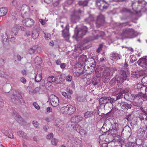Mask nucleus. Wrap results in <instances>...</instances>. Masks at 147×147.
<instances>
[{
    "label": "nucleus",
    "instance_id": "obj_20",
    "mask_svg": "<svg viewBox=\"0 0 147 147\" xmlns=\"http://www.w3.org/2000/svg\"><path fill=\"white\" fill-rule=\"evenodd\" d=\"M118 128L117 124L114 123L113 124V126H112V128L109 132V134L111 135L116 134Z\"/></svg>",
    "mask_w": 147,
    "mask_h": 147
},
{
    "label": "nucleus",
    "instance_id": "obj_23",
    "mask_svg": "<svg viewBox=\"0 0 147 147\" xmlns=\"http://www.w3.org/2000/svg\"><path fill=\"white\" fill-rule=\"evenodd\" d=\"M131 129L130 127L128 126H126L123 128L122 132H125L128 134V135L131 136Z\"/></svg>",
    "mask_w": 147,
    "mask_h": 147
},
{
    "label": "nucleus",
    "instance_id": "obj_33",
    "mask_svg": "<svg viewBox=\"0 0 147 147\" xmlns=\"http://www.w3.org/2000/svg\"><path fill=\"white\" fill-rule=\"evenodd\" d=\"M34 61L36 65H40L42 62L41 58L38 56L36 57L34 59Z\"/></svg>",
    "mask_w": 147,
    "mask_h": 147
},
{
    "label": "nucleus",
    "instance_id": "obj_50",
    "mask_svg": "<svg viewBox=\"0 0 147 147\" xmlns=\"http://www.w3.org/2000/svg\"><path fill=\"white\" fill-rule=\"evenodd\" d=\"M117 80L116 79V77H115V78H113L110 81V83L111 84H115L116 82V81Z\"/></svg>",
    "mask_w": 147,
    "mask_h": 147
},
{
    "label": "nucleus",
    "instance_id": "obj_61",
    "mask_svg": "<svg viewBox=\"0 0 147 147\" xmlns=\"http://www.w3.org/2000/svg\"><path fill=\"white\" fill-rule=\"evenodd\" d=\"M4 63V60L3 59H0V66L2 65Z\"/></svg>",
    "mask_w": 147,
    "mask_h": 147
},
{
    "label": "nucleus",
    "instance_id": "obj_47",
    "mask_svg": "<svg viewBox=\"0 0 147 147\" xmlns=\"http://www.w3.org/2000/svg\"><path fill=\"white\" fill-rule=\"evenodd\" d=\"M62 94L65 97L67 98H69L70 97V96L69 95H68L67 93L65 92H62Z\"/></svg>",
    "mask_w": 147,
    "mask_h": 147
},
{
    "label": "nucleus",
    "instance_id": "obj_22",
    "mask_svg": "<svg viewBox=\"0 0 147 147\" xmlns=\"http://www.w3.org/2000/svg\"><path fill=\"white\" fill-rule=\"evenodd\" d=\"M75 125V123L73 121H71V120L67 123V130H74Z\"/></svg>",
    "mask_w": 147,
    "mask_h": 147
},
{
    "label": "nucleus",
    "instance_id": "obj_53",
    "mask_svg": "<svg viewBox=\"0 0 147 147\" xmlns=\"http://www.w3.org/2000/svg\"><path fill=\"white\" fill-rule=\"evenodd\" d=\"M44 34H45L44 36L45 39H48L49 38L50 36V35L49 34H45V33Z\"/></svg>",
    "mask_w": 147,
    "mask_h": 147
},
{
    "label": "nucleus",
    "instance_id": "obj_31",
    "mask_svg": "<svg viewBox=\"0 0 147 147\" xmlns=\"http://www.w3.org/2000/svg\"><path fill=\"white\" fill-rule=\"evenodd\" d=\"M18 135L22 138L27 139L28 138V137L27 136L26 134L23 131H18Z\"/></svg>",
    "mask_w": 147,
    "mask_h": 147
},
{
    "label": "nucleus",
    "instance_id": "obj_9",
    "mask_svg": "<svg viewBox=\"0 0 147 147\" xmlns=\"http://www.w3.org/2000/svg\"><path fill=\"white\" fill-rule=\"evenodd\" d=\"M50 99L52 105L53 107H57L59 104V98L56 96L52 94L51 95Z\"/></svg>",
    "mask_w": 147,
    "mask_h": 147
},
{
    "label": "nucleus",
    "instance_id": "obj_63",
    "mask_svg": "<svg viewBox=\"0 0 147 147\" xmlns=\"http://www.w3.org/2000/svg\"><path fill=\"white\" fill-rule=\"evenodd\" d=\"M65 67V64L64 63H61L60 65V67L62 69H64Z\"/></svg>",
    "mask_w": 147,
    "mask_h": 147
},
{
    "label": "nucleus",
    "instance_id": "obj_35",
    "mask_svg": "<svg viewBox=\"0 0 147 147\" xmlns=\"http://www.w3.org/2000/svg\"><path fill=\"white\" fill-rule=\"evenodd\" d=\"M121 55L118 53H115L113 55L112 58L113 60H117L120 59Z\"/></svg>",
    "mask_w": 147,
    "mask_h": 147
},
{
    "label": "nucleus",
    "instance_id": "obj_49",
    "mask_svg": "<svg viewBox=\"0 0 147 147\" xmlns=\"http://www.w3.org/2000/svg\"><path fill=\"white\" fill-rule=\"evenodd\" d=\"M74 75L75 77H79L81 75V73L80 72H78L76 71L74 73Z\"/></svg>",
    "mask_w": 147,
    "mask_h": 147
},
{
    "label": "nucleus",
    "instance_id": "obj_16",
    "mask_svg": "<svg viewBox=\"0 0 147 147\" xmlns=\"http://www.w3.org/2000/svg\"><path fill=\"white\" fill-rule=\"evenodd\" d=\"M138 3L140 4H142L143 5L140 12H144L147 10V3L144 0H139Z\"/></svg>",
    "mask_w": 147,
    "mask_h": 147
},
{
    "label": "nucleus",
    "instance_id": "obj_17",
    "mask_svg": "<svg viewBox=\"0 0 147 147\" xmlns=\"http://www.w3.org/2000/svg\"><path fill=\"white\" fill-rule=\"evenodd\" d=\"M83 119V117L80 115H74L71 117V120L74 123H77L82 121Z\"/></svg>",
    "mask_w": 147,
    "mask_h": 147
},
{
    "label": "nucleus",
    "instance_id": "obj_43",
    "mask_svg": "<svg viewBox=\"0 0 147 147\" xmlns=\"http://www.w3.org/2000/svg\"><path fill=\"white\" fill-rule=\"evenodd\" d=\"M57 142V140L55 138L53 139L51 141L52 144L54 145H56Z\"/></svg>",
    "mask_w": 147,
    "mask_h": 147
},
{
    "label": "nucleus",
    "instance_id": "obj_45",
    "mask_svg": "<svg viewBox=\"0 0 147 147\" xmlns=\"http://www.w3.org/2000/svg\"><path fill=\"white\" fill-rule=\"evenodd\" d=\"M53 134L52 133H50V134H48L47 136V138L48 139H50L51 138H53Z\"/></svg>",
    "mask_w": 147,
    "mask_h": 147
},
{
    "label": "nucleus",
    "instance_id": "obj_55",
    "mask_svg": "<svg viewBox=\"0 0 147 147\" xmlns=\"http://www.w3.org/2000/svg\"><path fill=\"white\" fill-rule=\"evenodd\" d=\"M2 38L3 40L5 41H6L8 38V37L7 35H6L5 36L4 35L2 36Z\"/></svg>",
    "mask_w": 147,
    "mask_h": 147
},
{
    "label": "nucleus",
    "instance_id": "obj_27",
    "mask_svg": "<svg viewBox=\"0 0 147 147\" xmlns=\"http://www.w3.org/2000/svg\"><path fill=\"white\" fill-rule=\"evenodd\" d=\"M65 27V28L62 31L63 36L64 38L67 37L69 35V29L66 26Z\"/></svg>",
    "mask_w": 147,
    "mask_h": 147
},
{
    "label": "nucleus",
    "instance_id": "obj_2",
    "mask_svg": "<svg viewBox=\"0 0 147 147\" xmlns=\"http://www.w3.org/2000/svg\"><path fill=\"white\" fill-rule=\"evenodd\" d=\"M137 35L136 32L132 29H127L124 30L122 33L123 37L125 38H131L136 37Z\"/></svg>",
    "mask_w": 147,
    "mask_h": 147
},
{
    "label": "nucleus",
    "instance_id": "obj_21",
    "mask_svg": "<svg viewBox=\"0 0 147 147\" xmlns=\"http://www.w3.org/2000/svg\"><path fill=\"white\" fill-rule=\"evenodd\" d=\"M107 96L101 97L99 100L100 105H103L105 107L106 105L107 104Z\"/></svg>",
    "mask_w": 147,
    "mask_h": 147
},
{
    "label": "nucleus",
    "instance_id": "obj_41",
    "mask_svg": "<svg viewBox=\"0 0 147 147\" xmlns=\"http://www.w3.org/2000/svg\"><path fill=\"white\" fill-rule=\"evenodd\" d=\"M54 78L53 76H50L47 78V83H52L54 82Z\"/></svg>",
    "mask_w": 147,
    "mask_h": 147
},
{
    "label": "nucleus",
    "instance_id": "obj_26",
    "mask_svg": "<svg viewBox=\"0 0 147 147\" xmlns=\"http://www.w3.org/2000/svg\"><path fill=\"white\" fill-rule=\"evenodd\" d=\"M7 12V9L6 7L0 8V16L5 15Z\"/></svg>",
    "mask_w": 147,
    "mask_h": 147
},
{
    "label": "nucleus",
    "instance_id": "obj_29",
    "mask_svg": "<svg viewBox=\"0 0 147 147\" xmlns=\"http://www.w3.org/2000/svg\"><path fill=\"white\" fill-rule=\"evenodd\" d=\"M108 67H106L105 70L104 71L102 75V77L104 78H106L107 77H109V74L108 71Z\"/></svg>",
    "mask_w": 147,
    "mask_h": 147
},
{
    "label": "nucleus",
    "instance_id": "obj_14",
    "mask_svg": "<svg viewBox=\"0 0 147 147\" xmlns=\"http://www.w3.org/2000/svg\"><path fill=\"white\" fill-rule=\"evenodd\" d=\"M12 115L13 116L19 123L22 124H23V123L24 122L23 119L16 112H13L12 113Z\"/></svg>",
    "mask_w": 147,
    "mask_h": 147
},
{
    "label": "nucleus",
    "instance_id": "obj_10",
    "mask_svg": "<svg viewBox=\"0 0 147 147\" xmlns=\"http://www.w3.org/2000/svg\"><path fill=\"white\" fill-rule=\"evenodd\" d=\"M82 11L79 9L78 11L75 12L74 14L71 16V21L73 23L76 22L77 20L80 18L79 16L82 13Z\"/></svg>",
    "mask_w": 147,
    "mask_h": 147
},
{
    "label": "nucleus",
    "instance_id": "obj_44",
    "mask_svg": "<svg viewBox=\"0 0 147 147\" xmlns=\"http://www.w3.org/2000/svg\"><path fill=\"white\" fill-rule=\"evenodd\" d=\"M136 60V59L135 57L132 56L130 59V62L131 63H133Z\"/></svg>",
    "mask_w": 147,
    "mask_h": 147
},
{
    "label": "nucleus",
    "instance_id": "obj_56",
    "mask_svg": "<svg viewBox=\"0 0 147 147\" xmlns=\"http://www.w3.org/2000/svg\"><path fill=\"white\" fill-rule=\"evenodd\" d=\"M40 90V88L39 87L36 88H35L34 90V93H36L37 92H38Z\"/></svg>",
    "mask_w": 147,
    "mask_h": 147
},
{
    "label": "nucleus",
    "instance_id": "obj_54",
    "mask_svg": "<svg viewBox=\"0 0 147 147\" xmlns=\"http://www.w3.org/2000/svg\"><path fill=\"white\" fill-rule=\"evenodd\" d=\"M66 90L69 94H72L73 92L72 90H70V89L68 88H67L66 89Z\"/></svg>",
    "mask_w": 147,
    "mask_h": 147
},
{
    "label": "nucleus",
    "instance_id": "obj_60",
    "mask_svg": "<svg viewBox=\"0 0 147 147\" xmlns=\"http://www.w3.org/2000/svg\"><path fill=\"white\" fill-rule=\"evenodd\" d=\"M142 119H146V120H147V117L146 114H145V113H144L143 114H142Z\"/></svg>",
    "mask_w": 147,
    "mask_h": 147
},
{
    "label": "nucleus",
    "instance_id": "obj_13",
    "mask_svg": "<svg viewBox=\"0 0 147 147\" xmlns=\"http://www.w3.org/2000/svg\"><path fill=\"white\" fill-rule=\"evenodd\" d=\"M138 64L144 69L147 68V57L140 59L137 62Z\"/></svg>",
    "mask_w": 147,
    "mask_h": 147
},
{
    "label": "nucleus",
    "instance_id": "obj_7",
    "mask_svg": "<svg viewBox=\"0 0 147 147\" xmlns=\"http://www.w3.org/2000/svg\"><path fill=\"white\" fill-rule=\"evenodd\" d=\"M97 6L100 9H106L109 6V4L104 0H98L96 1Z\"/></svg>",
    "mask_w": 147,
    "mask_h": 147
},
{
    "label": "nucleus",
    "instance_id": "obj_11",
    "mask_svg": "<svg viewBox=\"0 0 147 147\" xmlns=\"http://www.w3.org/2000/svg\"><path fill=\"white\" fill-rule=\"evenodd\" d=\"M113 124L111 123L109 120V119H107L105 121L101 130L103 131V130L107 129V131L110 132L112 128L111 126H113Z\"/></svg>",
    "mask_w": 147,
    "mask_h": 147
},
{
    "label": "nucleus",
    "instance_id": "obj_46",
    "mask_svg": "<svg viewBox=\"0 0 147 147\" xmlns=\"http://www.w3.org/2000/svg\"><path fill=\"white\" fill-rule=\"evenodd\" d=\"M33 105L36 109L38 110L40 109V107L38 104L36 102L33 103Z\"/></svg>",
    "mask_w": 147,
    "mask_h": 147
},
{
    "label": "nucleus",
    "instance_id": "obj_19",
    "mask_svg": "<svg viewBox=\"0 0 147 147\" xmlns=\"http://www.w3.org/2000/svg\"><path fill=\"white\" fill-rule=\"evenodd\" d=\"M105 21L104 17L102 15H99L97 18L96 24L100 25H102Z\"/></svg>",
    "mask_w": 147,
    "mask_h": 147
},
{
    "label": "nucleus",
    "instance_id": "obj_40",
    "mask_svg": "<svg viewBox=\"0 0 147 147\" xmlns=\"http://www.w3.org/2000/svg\"><path fill=\"white\" fill-rule=\"evenodd\" d=\"M95 32L96 33H97V34L96 35H94V36H96L97 37L102 36L105 35L104 32H100L97 30L95 31Z\"/></svg>",
    "mask_w": 147,
    "mask_h": 147
},
{
    "label": "nucleus",
    "instance_id": "obj_58",
    "mask_svg": "<svg viewBox=\"0 0 147 147\" xmlns=\"http://www.w3.org/2000/svg\"><path fill=\"white\" fill-rule=\"evenodd\" d=\"M20 81L21 82L24 84H25L26 82V80L24 78H21L20 79Z\"/></svg>",
    "mask_w": 147,
    "mask_h": 147
},
{
    "label": "nucleus",
    "instance_id": "obj_34",
    "mask_svg": "<svg viewBox=\"0 0 147 147\" xmlns=\"http://www.w3.org/2000/svg\"><path fill=\"white\" fill-rule=\"evenodd\" d=\"M115 70V69L114 68L108 67V71L109 73V77H111L113 76Z\"/></svg>",
    "mask_w": 147,
    "mask_h": 147
},
{
    "label": "nucleus",
    "instance_id": "obj_8",
    "mask_svg": "<svg viewBox=\"0 0 147 147\" xmlns=\"http://www.w3.org/2000/svg\"><path fill=\"white\" fill-rule=\"evenodd\" d=\"M117 105L118 106L121 107V108L124 110L130 109L132 106L131 104L125 102L122 99L121 101H119L118 102Z\"/></svg>",
    "mask_w": 147,
    "mask_h": 147
},
{
    "label": "nucleus",
    "instance_id": "obj_6",
    "mask_svg": "<svg viewBox=\"0 0 147 147\" xmlns=\"http://www.w3.org/2000/svg\"><path fill=\"white\" fill-rule=\"evenodd\" d=\"M145 97V95L142 93L140 92L138 94L135 95L134 96L135 100L137 101H138V104L135 105L137 106H140L141 105V102L143 101V98Z\"/></svg>",
    "mask_w": 147,
    "mask_h": 147
},
{
    "label": "nucleus",
    "instance_id": "obj_59",
    "mask_svg": "<svg viewBox=\"0 0 147 147\" xmlns=\"http://www.w3.org/2000/svg\"><path fill=\"white\" fill-rule=\"evenodd\" d=\"M146 79H147V76H145V77H143L142 79V82H144V83H146L147 82V80H146Z\"/></svg>",
    "mask_w": 147,
    "mask_h": 147
},
{
    "label": "nucleus",
    "instance_id": "obj_48",
    "mask_svg": "<svg viewBox=\"0 0 147 147\" xmlns=\"http://www.w3.org/2000/svg\"><path fill=\"white\" fill-rule=\"evenodd\" d=\"M72 79V77L71 76H67L66 78V80L67 81L70 82Z\"/></svg>",
    "mask_w": 147,
    "mask_h": 147
},
{
    "label": "nucleus",
    "instance_id": "obj_1",
    "mask_svg": "<svg viewBox=\"0 0 147 147\" xmlns=\"http://www.w3.org/2000/svg\"><path fill=\"white\" fill-rule=\"evenodd\" d=\"M119 75H117L115 76L116 79L117 83L121 84L124 81H128L129 74H126L125 72L123 70H119Z\"/></svg>",
    "mask_w": 147,
    "mask_h": 147
},
{
    "label": "nucleus",
    "instance_id": "obj_51",
    "mask_svg": "<svg viewBox=\"0 0 147 147\" xmlns=\"http://www.w3.org/2000/svg\"><path fill=\"white\" fill-rule=\"evenodd\" d=\"M121 12L122 13H123L125 12H130V11L129 9H128L126 8H123L121 11Z\"/></svg>",
    "mask_w": 147,
    "mask_h": 147
},
{
    "label": "nucleus",
    "instance_id": "obj_25",
    "mask_svg": "<svg viewBox=\"0 0 147 147\" xmlns=\"http://www.w3.org/2000/svg\"><path fill=\"white\" fill-rule=\"evenodd\" d=\"M107 104H110L111 107L112 108L113 107V103L116 100L115 99L110 96L107 97Z\"/></svg>",
    "mask_w": 147,
    "mask_h": 147
},
{
    "label": "nucleus",
    "instance_id": "obj_62",
    "mask_svg": "<svg viewBox=\"0 0 147 147\" xmlns=\"http://www.w3.org/2000/svg\"><path fill=\"white\" fill-rule=\"evenodd\" d=\"M74 0H67V2L68 4L71 5L73 2Z\"/></svg>",
    "mask_w": 147,
    "mask_h": 147
},
{
    "label": "nucleus",
    "instance_id": "obj_12",
    "mask_svg": "<svg viewBox=\"0 0 147 147\" xmlns=\"http://www.w3.org/2000/svg\"><path fill=\"white\" fill-rule=\"evenodd\" d=\"M23 25L27 27H31L34 23V21L31 18L25 19L22 21Z\"/></svg>",
    "mask_w": 147,
    "mask_h": 147
},
{
    "label": "nucleus",
    "instance_id": "obj_42",
    "mask_svg": "<svg viewBox=\"0 0 147 147\" xmlns=\"http://www.w3.org/2000/svg\"><path fill=\"white\" fill-rule=\"evenodd\" d=\"M39 36V33L36 31H34L33 32L32 37L34 39H36Z\"/></svg>",
    "mask_w": 147,
    "mask_h": 147
},
{
    "label": "nucleus",
    "instance_id": "obj_37",
    "mask_svg": "<svg viewBox=\"0 0 147 147\" xmlns=\"http://www.w3.org/2000/svg\"><path fill=\"white\" fill-rule=\"evenodd\" d=\"M88 1L87 0L84 1H80L78 2V4L82 6H84L87 5Z\"/></svg>",
    "mask_w": 147,
    "mask_h": 147
},
{
    "label": "nucleus",
    "instance_id": "obj_18",
    "mask_svg": "<svg viewBox=\"0 0 147 147\" xmlns=\"http://www.w3.org/2000/svg\"><path fill=\"white\" fill-rule=\"evenodd\" d=\"M42 71L41 70H39L35 77V81L36 82H39L42 79Z\"/></svg>",
    "mask_w": 147,
    "mask_h": 147
},
{
    "label": "nucleus",
    "instance_id": "obj_32",
    "mask_svg": "<svg viewBox=\"0 0 147 147\" xmlns=\"http://www.w3.org/2000/svg\"><path fill=\"white\" fill-rule=\"evenodd\" d=\"M14 97L15 99L17 100L19 99V101L20 102H21V103H24V100L23 98H21V94L20 93H19L18 95V96L17 95H15Z\"/></svg>",
    "mask_w": 147,
    "mask_h": 147
},
{
    "label": "nucleus",
    "instance_id": "obj_3",
    "mask_svg": "<svg viewBox=\"0 0 147 147\" xmlns=\"http://www.w3.org/2000/svg\"><path fill=\"white\" fill-rule=\"evenodd\" d=\"M76 110L75 107L71 105L63 107L60 110L62 113L65 114H72L75 112Z\"/></svg>",
    "mask_w": 147,
    "mask_h": 147
},
{
    "label": "nucleus",
    "instance_id": "obj_4",
    "mask_svg": "<svg viewBox=\"0 0 147 147\" xmlns=\"http://www.w3.org/2000/svg\"><path fill=\"white\" fill-rule=\"evenodd\" d=\"M87 28L86 26H84L75 31V36L77 38H82L86 34Z\"/></svg>",
    "mask_w": 147,
    "mask_h": 147
},
{
    "label": "nucleus",
    "instance_id": "obj_38",
    "mask_svg": "<svg viewBox=\"0 0 147 147\" xmlns=\"http://www.w3.org/2000/svg\"><path fill=\"white\" fill-rule=\"evenodd\" d=\"M94 20V18L92 16H90L88 18L85 19V21L87 23H90L91 21H92Z\"/></svg>",
    "mask_w": 147,
    "mask_h": 147
},
{
    "label": "nucleus",
    "instance_id": "obj_28",
    "mask_svg": "<svg viewBox=\"0 0 147 147\" xmlns=\"http://www.w3.org/2000/svg\"><path fill=\"white\" fill-rule=\"evenodd\" d=\"M0 77L2 78H5L7 80H9L11 79V77L7 74H5L3 71H0Z\"/></svg>",
    "mask_w": 147,
    "mask_h": 147
},
{
    "label": "nucleus",
    "instance_id": "obj_15",
    "mask_svg": "<svg viewBox=\"0 0 147 147\" xmlns=\"http://www.w3.org/2000/svg\"><path fill=\"white\" fill-rule=\"evenodd\" d=\"M38 49L39 50V51L38 50H37L38 52H40L41 51V48L37 45H35L33 46L32 48L29 49L28 53L29 54L32 55L35 52V50Z\"/></svg>",
    "mask_w": 147,
    "mask_h": 147
},
{
    "label": "nucleus",
    "instance_id": "obj_24",
    "mask_svg": "<svg viewBox=\"0 0 147 147\" xmlns=\"http://www.w3.org/2000/svg\"><path fill=\"white\" fill-rule=\"evenodd\" d=\"M94 113L93 111H88L84 113V117L86 119L92 117L94 115Z\"/></svg>",
    "mask_w": 147,
    "mask_h": 147
},
{
    "label": "nucleus",
    "instance_id": "obj_36",
    "mask_svg": "<svg viewBox=\"0 0 147 147\" xmlns=\"http://www.w3.org/2000/svg\"><path fill=\"white\" fill-rule=\"evenodd\" d=\"M11 34L16 35L17 33V28L16 26H14L11 30Z\"/></svg>",
    "mask_w": 147,
    "mask_h": 147
},
{
    "label": "nucleus",
    "instance_id": "obj_5",
    "mask_svg": "<svg viewBox=\"0 0 147 147\" xmlns=\"http://www.w3.org/2000/svg\"><path fill=\"white\" fill-rule=\"evenodd\" d=\"M128 91L129 89L128 88H126L125 90L119 88L116 91V96L117 98L116 100L122 98L123 97V94L126 93Z\"/></svg>",
    "mask_w": 147,
    "mask_h": 147
},
{
    "label": "nucleus",
    "instance_id": "obj_57",
    "mask_svg": "<svg viewBox=\"0 0 147 147\" xmlns=\"http://www.w3.org/2000/svg\"><path fill=\"white\" fill-rule=\"evenodd\" d=\"M78 72H80L81 73V74H84L85 73L84 71L83 70L82 68H80V69H78V70H77Z\"/></svg>",
    "mask_w": 147,
    "mask_h": 147
},
{
    "label": "nucleus",
    "instance_id": "obj_39",
    "mask_svg": "<svg viewBox=\"0 0 147 147\" xmlns=\"http://www.w3.org/2000/svg\"><path fill=\"white\" fill-rule=\"evenodd\" d=\"M81 127L79 125L75 124L74 130H76L78 132L80 133V131H81Z\"/></svg>",
    "mask_w": 147,
    "mask_h": 147
},
{
    "label": "nucleus",
    "instance_id": "obj_64",
    "mask_svg": "<svg viewBox=\"0 0 147 147\" xmlns=\"http://www.w3.org/2000/svg\"><path fill=\"white\" fill-rule=\"evenodd\" d=\"M30 35V32L29 31H27L26 32L25 34V36L28 37Z\"/></svg>",
    "mask_w": 147,
    "mask_h": 147
},
{
    "label": "nucleus",
    "instance_id": "obj_52",
    "mask_svg": "<svg viewBox=\"0 0 147 147\" xmlns=\"http://www.w3.org/2000/svg\"><path fill=\"white\" fill-rule=\"evenodd\" d=\"M33 124L34 126L36 127L37 128L38 126V122L35 121H33Z\"/></svg>",
    "mask_w": 147,
    "mask_h": 147
},
{
    "label": "nucleus",
    "instance_id": "obj_30",
    "mask_svg": "<svg viewBox=\"0 0 147 147\" xmlns=\"http://www.w3.org/2000/svg\"><path fill=\"white\" fill-rule=\"evenodd\" d=\"M54 82L57 84H60L62 82V78L61 76H58L54 78Z\"/></svg>",
    "mask_w": 147,
    "mask_h": 147
}]
</instances>
